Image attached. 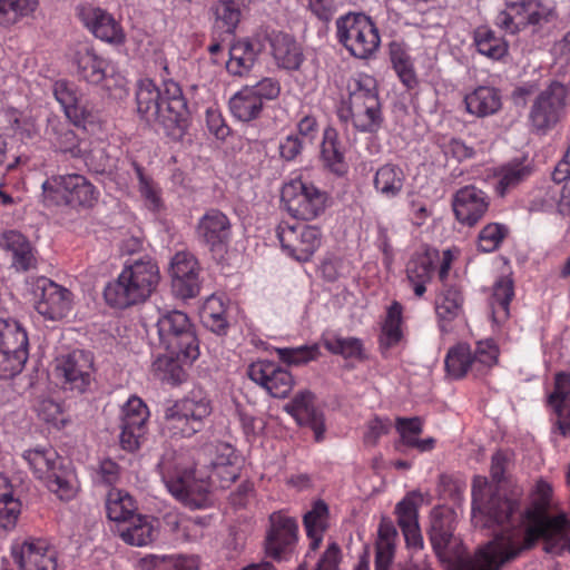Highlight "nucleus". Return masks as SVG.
<instances>
[{"instance_id":"obj_1","label":"nucleus","mask_w":570,"mask_h":570,"mask_svg":"<svg viewBox=\"0 0 570 570\" xmlns=\"http://www.w3.org/2000/svg\"><path fill=\"white\" fill-rule=\"evenodd\" d=\"M481 480L475 478L472 488V520L482 527L494 524L511 527L503 530L508 542L518 551V556L533 548L542 539L544 551L561 554L570 551V521L564 514L550 515L548 510L552 495L551 485L539 480L531 493V504L520 512L522 491L514 489L511 497L493 494L487 502L483 500V489L478 485Z\"/></svg>"},{"instance_id":"obj_2","label":"nucleus","mask_w":570,"mask_h":570,"mask_svg":"<svg viewBox=\"0 0 570 570\" xmlns=\"http://www.w3.org/2000/svg\"><path fill=\"white\" fill-rule=\"evenodd\" d=\"M137 112L148 124L158 125L166 136L179 140L189 124V110L180 86L163 77V88L141 79L136 89Z\"/></svg>"},{"instance_id":"obj_3","label":"nucleus","mask_w":570,"mask_h":570,"mask_svg":"<svg viewBox=\"0 0 570 570\" xmlns=\"http://www.w3.org/2000/svg\"><path fill=\"white\" fill-rule=\"evenodd\" d=\"M159 279L157 263L146 256L126 264L118 278L106 286L104 296L108 305L122 309L148 298Z\"/></svg>"},{"instance_id":"obj_4","label":"nucleus","mask_w":570,"mask_h":570,"mask_svg":"<svg viewBox=\"0 0 570 570\" xmlns=\"http://www.w3.org/2000/svg\"><path fill=\"white\" fill-rule=\"evenodd\" d=\"M444 556H436L449 570H499L502 564L518 557V551L508 542L502 531L493 541L480 548L471 558L460 538L454 537L444 549Z\"/></svg>"},{"instance_id":"obj_5","label":"nucleus","mask_w":570,"mask_h":570,"mask_svg":"<svg viewBox=\"0 0 570 570\" xmlns=\"http://www.w3.org/2000/svg\"><path fill=\"white\" fill-rule=\"evenodd\" d=\"M23 458L37 478L45 480L47 488L59 499L70 500L75 495L73 471L56 450L37 448L26 451Z\"/></svg>"},{"instance_id":"obj_6","label":"nucleus","mask_w":570,"mask_h":570,"mask_svg":"<svg viewBox=\"0 0 570 570\" xmlns=\"http://www.w3.org/2000/svg\"><path fill=\"white\" fill-rule=\"evenodd\" d=\"M210 413V401L200 392H191L165 410L163 429L171 438H190L204 429Z\"/></svg>"},{"instance_id":"obj_7","label":"nucleus","mask_w":570,"mask_h":570,"mask_svg":"<svg viewBox=\"0 0 570 570\" xmlns=\"http://www.w3.org/2000/svg\"><path fill=\"white\" fill-rule=\"evenodd\" d=\"M42 195L47 205L75 209L92 208L99 198L96 187L80 174L52 176L42 184Z\"/></svg>"},{"instance_id":"obj_8","label":"nucleus","mask_w":570,"mask_h":570,"mask_svg":"<svg viewBox=\"0 0 570 570\" xmlns=\"http://www.w3.org/2000/svg\"><path fill=\"white\" fill-rule=\"evenodd\" d=\"M156 328L161 347L179 353L187 360H197L198 340L186 313L177 309L164 312L156 323Z\"/></svg>"},{"instance_id":"obj_9","label":"nucleus","mask_w":570,"mask_h":570,"mask_svg":"<svg viewBox=\"0 0 570 570\" xmlns=\"http://www.w3.org/2000/svg\"><path fill=\"white\" fill-rule=\"evenodd\" d=\"M336 28L338 41L356 58H368L380 46L379 30L364 13L350 12L338 18Z\"/></svg>"},{"instance_id":"obj_10","label":"nucleus","mask_w":570,"mask_h":570,"mask_svg":"<svg viewBox=\"0 0 570 570\" xmlns=\"http://www.w3.org/2000/svg\"><path fill=\"white\" fill-rule=\"evenodd\" d=\"M281 199L288 214L302 220L317 218L325 212L327 205L326 193L301 179L285 184Z\"/></svg>"},{"instance_id":"obj_11","label":"nucleus","mask_w":570,"mask_h":570,"mask_svg":"<svg viewBox=\"0 0 570 570\" xmlns=\"http://www.w3.org/2000/svg\"><path fill=\"white\" fill-rule=\"evenodd\" d=\"M568 89L560 81H551L534 98L529 121L538 132H547L563 117L567 107Z\"/></svg>"},{"instance_id":"obj_12","label":"nucleus","mask_w":570,"mask_h":570,"mask_svg":"<svg viewBox=\"0 0 570 570\" xmlns=\"http://www.w3.org/2000/svg\"><path fill=\"white\" fill-rule=\"evenodd\" d=\"M276 235L283 250L298 262H308L321 246L322 233L316 226L282 222Z\"/></svg>"},{"instance_id":"obj_13","label":"nucleus","mask_w":570,"mask_h":570,"mask_svg":"<svg viewBox=\"0 0 570 570\" xmlns=\"http://www.w3.org/2000/svg\"><path fill=\"white\" fill-rule=\"evenodd\" d=\"M56 372L57 376L61 380V387L65 391L82 394L88 390L92 381V354L82 350H75L57 358Z\"/></svg>"},{"instance_id":"obj_14","label":"nucleus","mask_w":570,"mask_h":570,"mask_svg":"<svg viewBox=\"0 0 570 570\" xmlns=\"http://www.w3.org/2000/svg\"><path fill=\"white\" fill-rule=\"evenodd\" d=\"M196 233L216 261L224 259L232 238V223L225 213L207 209L198 220Z\"/></svg>"},{"instance_id":"obj_15","label":"nucleus","mask_w":570,"mask_h":570,"mask_svg":"<svg viewBox=\"0 0 570 570\" xmlns=\"http://www.w3.org/2000/svg\"><path fill=\"white\" fill-rule=\"evenodd\" d=\"M32 295L37 312L48 320H61L71 311V292L47 277L37 278Z\"/></svg>"},{"instance_id":"obj_16","label":"nucleus","mask_w":570,"mask_h":570,"mask_svg":"<svg viewBox=\"0 0 570 570\" xmlns=\"http://www.w3.org/2000/svg\"><path fill=\"white\" fill-rule=\"evenodd\" d=\"M297 532L298 525L294 518L272 513L265 539L266 554L277 561L288 560L296 549Z\"/></svg>"},{"instance_id":"obj_17","label":"nucleus","mask_w":570,"mask_h":570,"mask_svg":"<svg viewBox=\"0 0 570 570\" xmlns=\"http://www.w3.org/2000/svg\"><path fill=\"white\" fill-rule=\"evenodd\" d=\"M212 487L214 485L209 476L203 475L196 469L185 470L175 480L167 482L169 492L193 509L208 505Z\"/></svg>"},{"instance_id":"obj_18","label":"nucleus","mask_w":570,"mask_h":570,"mask_svg":"<svg viewBox=\"0 0 570 570\" xmlns=\"http://www.w3.org/2000/svg\"><path fill=\"white\" fill-rule=\"evenodd\" d=\"M248 377L264 387L273 397L284 399L294 387L291 372L273 361L259 360L247 368Z\"/></svg>"},{"instance_id":"obj_19","label":"nucleus","mask_w":570,"mask_h":570,"mask_svg":"<svg viewBox=\"0 0 570 570\" xmlns=\"http://www.w3.org/2000/svg\"><path fill=\"white\" fill-rule=\"evenodd\" d=\"M169 274L171 287L176 296L187 299L199 293L198 264L196 258L186 252L177 253L170 263Z\"/></svg>"},{"instance_id":"obj_20","label":"nucleus","mask_w":570,"mask_h":570,"mask_svg":"<svg viewBox=\"0 0 570 570\" xmlns=\"http://www.w3.org/2000/svg\"><path fill=\"white\" fill-rule=\"evenodd\" d=\"M11 557L19 570H57V558L46 542L27 539L11 548Z\"/></svg>"},{"instance_id":"obj_21","label":"nucleus","mask_w":570,"mask_h":570,"mask_svg":"<svg viewBox=\"0 0 570 570\" xmlns=\"http://www.w3.org/2000/svg\"><path fill=\"white\" fill-rule=\"evenodd\" d=\"M78 17L96 38L115 45L124 42L125 33L121 26L106 10L92 6H81L78 8Z\"/></svg>"},{"instance_id":"obj_22","label":"nucleus","mask_w":570,"mask_h":570,"mask_svg":"<svg viewBox=\"0 0 570 570\" xmlns=\"http://www.w3.org/2000/svg\"><path fill=\"white\" fill-rule=\"evenodd\" d=\"M284 410L295 419L298 425L308 426L313 430L316 442L324 440V414L315 407L312 392L307 390L298 392L293 400L284 406Z\"/></svg>"},{"instance_id":"obj_23","label":"nucleus","mask_w":570,"mask_h":570,"mask_svg":"<svg viewBox=\"0 0 570 570\" xmlns=\"http://www.w3.org/2000/svg\"><path fill=\"white\" fill-rule=\"evenodd\" d=\"M452 206L461 224L473 226L487 213L489 202L483 190L474 186H465L455 193Z\"/></svg>"},{"instance_id":"obj_24","label":"nucleus","mask_w":570,"mask_h":570,"mask_svg":"<svg viewBox=\"0 0 570 570\" xmlns=\"http://www.w3.org/2000/svg\"><path fill=\"white\" fill-rule=\"evenodd\" d=\"M264 38L269 42L272 55L279 68L296 71L304 62V53L295 38L286 32L266 30Z\"/></svg>"},{"instance_id":"obj_25","label":"nucleus","mask_w":570,"mask_h":570,"mask_svg":"<svg viewBox=\"0 0 570 570\" xmlns=\"http://www.w3.org/2000/svg\"><path fill=\"white\" fill-rule=\"evenodd\" d=\"M52 91L66 116L75 126L86 128L87 124L95 121L94 112L81 104V98L73 83L63 79L57 80Z\"/></svg>"},{"instance_id":"obj_26","label":"nucleus","mask_w":570,"mask_h":570,"mask_svg":"<svg viewBox=\"0 0 570 570\" xmlns=\"http://www.w3.org/2000/svg\"><path fill=\"white\" fill-rule=\"evenodd\" d=\"M549 404L557 415L556 424L559 432L570 435V373L559 372L554 377V390L548 397Z\"/></svg>"},{"instance_id":"obj_27","label":"nucleus","mask_w":570,"mask_h":570,"mask_svg":"<svg viewBox=\"0 0 570 570\" xmlns=\"http://www.w3.org/2000/svg\"><path fill=\"white\" fill-rule=\"evenodd\" d=\"M263 45L258 39L245 38L237 40L229 49L226 69L234 76L243 77L254 67Z\"/></svg>"},{"instance_id":"obj_28","label":"nucleus","mask_w":570,"mask_h":570,"mask_svg":"<svg viewBox=\"0 0 570 570\" xmlns=\"http://www.w3.org/2000/svg\"><path fill=\"white\" fill-rule=\"evenodd\" d=\"M194 361L187 360L174 351H167L166 354L158 355L153 362L151 372L161 382L176 386L187 380L186 366L190 365Z\"/></svg>"},{"instance_id":"obj_29","label":"nucleus","mask_w":570,"mask_h":570,"mask_svg":"<svg viewBox=\"0 0 570 570\" xmlns=\"http://www.w3.org/2000/svg\"><path fill=\"white\" fill-rule=\"evenodd\" d=\"M1 245L11 254L12 266L18 272L37 268L38 261L30 242L19 232L9 230L2 236Z\"/></svg>"},{"instance_id":"obj_30","label":"nucleus","mask_w":570,"mask_h":570,"mask_svg":"<svg viewBox=\"0 0 570 570\" xmlns=\"http://www.w3.org/2000/svg\"><path fill=\"white\" fill-rule=\"evenodd\" d=\"M217 456L210 462L212 473L208 475L214 487L228 488L239 476V466L234 449L226 443L217 448Z\"/></svg>"},{"instance_id":"obj_31","label":"nucleus","mask_w":570,"mask_h":570,"mask_svg":"<svg viewBox=\"0 0 570 570\" xmlns=\"http://www.w3.org/2000/svg\"><path fill=\"white\" fill-rule=\"evenodd\" d=\"M463 303L461 288L451 284L443 285L435 299V312L443 333L448 332V325L462 314Z\"/></svg>"},{"instance_id":"obj_32","label":"nucleus","mask_w":570,"mask_h":570,"mask_svg":"<svg viewBox=\"0 0 570 570\" xmlns=\"http://www.w3.org/2000/svg\"><path fill=\"white\" fill-rule=\"evenodd\" d=\"M348 100L346 108L381 106L377 83L372 76L360 73L347 81Z\"/></svg>"},{"instance_id":"obj_33","label":"nucleus","mask_w":570,"mask_h":570,"mask_svg":"<svg viewBox=\"0 0 570 570\" xmlns=\"http://www.w3.org/2000/svg\"><path fill=\"white\" fill-rule=\"evenodd\" d=\"M466 110L478 117L494 115L501 109V96L498 89L480 86L464 97Z\"/></svg>"},{"instance_id":"obj_34","label":"nucleus","mask_w":570,"mask_h":570,"mask_svg":"<svg viewBox=\"0 0 570 570\" xmlns=\"http://www.w3.org/2000/svg\"><path fill=\"white\" fill-rule=\"evenodd\" d=\"M119 537L128 544L144 547L157 537V530L149 517L137 514L127 524L118 525Z\"/></svg>"},{"instance_id":"obj_35","label":"nucleus","mask_w":570,"mask_h":570,"mask_svg":"<svg viewBox=\"0 0 570 570\" xmlns=\"http://www.w3.org/2000/svg\"><path fill=\"white\" fill-rule=\"evenodd\" d=\"M338 118L343 122L351 121L356 130L368 134L376 132L383 122L381 106L341 108Z\"/></svg>"},{"instance_id":"obj_36","label":"nucleus","mask_w":570,"mask_h":570,"mask_svg":"<svg viewBox=\"0 0 570 570\" xmlns=\"http://www.w3.org/2000/svg\"><path fill=\"white\" fill-rule=\"evenodd\" d=\"M73 61L80 79L91 85H99L105 80L107 63L92 49L86 47L78 50L75 53Z\"/></svg>"},{"instance_id":"obj_37","label":"nucleus","mask_w":570,"mask_h":570,"mask_svg":"<svg viewBox=\"0 0 570 570\" xmlns=\"http://www.w3.org/2000/svg\"><path fill=\"white\" fill-rule=\"evenodd\" d=\"M533 171V168L525 159H513L505 165L501 166L498 173V183L495 185V193L504 197L508 191L519 186L524 181Z\"/></svg>"},{"instance_id":"obj_38","label":"nucleus","mask_w":570,"mask_h":570,"mask_svg":"<svg viewBox=\"0 0 570 570\" xmlns=\"http://www.w3.org/2000/svg\"><path fill=\"white\" fill-rule=\"evenodd\" d=\"M107 515L119 525L127 524L136 517L137 504L134 498L122 490L112 489L109 491L106 501Z\"/></svg>"},{"instance_id":"obj_39","label":"nucleus","mask_w":570,"mask_h":570,"mask_svg":"<svg viewBox=\"0 0 570 570\" xmlns=\"http://www.w3.org/2000/svg\"><path fill=\"white\" fill-rule=\"evenodd\" d=\"M264 102L255 96L254 91L245 86L229 100L232 114L242 121L257 119L263 111Z\"/></svg>"},{"instance_id":"obj_40","label":"nucleus","mask_w":570,"mask_h":570,"mask_svg":"<svg viewBox=\"0 0 570 570\" xmlns=\"http://www.w3.org/2000/svg\"><path fill=\"white\" fill-rule=\"evenodd\" d=\"M405 175L397 165L385 164L374 176V188L387 198L396 197L403 189Z\"/></svg>"},{"instance_id":"obj_41","label":"nucleus","mask_w":570,"mask_h":570,"mask_svg":"<svg viewBox=\"0 0 570 570\" xmlns=\"http://www.w3.org/2000/svg\"><path fill=\"white\" fill-rule=\"evenodd\" d=\"M28 336L14 320H0V348L13 354L22 352L28 358Z\"/></svg>"},{"instance_id":"obj_42","label":"nucleus","mask_w":570,"mask_h":570,"mask_svg":"<svg viewBox=\"0 0 570 570\" xmlns=\"http://www.w3.org/2000/svg\"><path fill=\"white\" fill-rule=\"evenodd\" d=\"M513 296V281L507 276L500 277L493 285V294L491 301L492 317L494 322H504L509 317V306Z\"/></svg>"},{"instance_id":"obj_43","label":"nucleus","mask_w":570,"mask_h":570,"mask_svg":"<svg viewBox=\"0 0 570 570\" xmlns=\"http://www.w3.org/2000/svg\"><path fill=\"white\" fill-rule=\"evenodd\" d=\"M445 371L454 380L464 377L473 368L472 351L470 345L460 343L451 347L445 356Z\"/></svg>"},{"instance_id":"obj_44","label":"nucleus","mask_w":570,"mask_h":570,"mask_svg":"<svg viewBox=\"0 0 570 570\" xmlns=\"http://www.w3.org/2000/svg\"><path fill=\"white\" fill-rule=\"evenodd\" d=\"M474 43L481 55L493 60H499L508 53L507 42L501 37L495 36L493 30L484 26L475 29Z\"/></svg>"},{"instance_id":"obj_45","label":"nucleus","mask_w":570,"mask_h":570,"mask_svg":"<svg viewBox=\"0 0 570 570\" xmlns=\"http://www.w3.org/2000/svg\"><path fill=\"white\" fill-rule=\"evenodd\" d=\"M390 57L393 68L401 81L407 87L413 88L416 83V76L413 68L411 57L406 48L396 41L390 45Z\"/></svg>"},{"instance_id":"obj_46","label":"nucleus","mask_w":570,"mask_h":570,"mask_svg":"<svg viewBox=\"0 0 570 570\" xmlns=\"http://www.w3.org/2000/svg\"><path fill=\"white\" fill-rule=\"evenodd\" d=\"M402 305L394 301L387 308L386 318L382 326L380 344L384 348L396 345L402 338Z\"/></svg>"},{"instance_id":"obj_47","label":"nucleus","mask_w":570,"mask_h":570,"mask_svg":"<svg viewBox=\"0 0 570 570\" xmlns=\"http://www.w3.org/2000/svg\"><path fill=\"white\" fill-rule=\"evenodd\" d=\"M323 344L328 352L344 358H364L363 343L360 338L331 335L323 338Z\"/></svg>"},{"instance_id":"obj_48","label":"nucleus","mask_w":570,"mask_h":570,"mask_svg":"<svg viewBox=\"0 0 570 570\" xmlns=\"http://www.w3.org/2000/svg\"><path fill=\"white\" fill-rule=\"evenodd\" d=\"M213 10L217 27L233 33L240 20L239 4L235 0H218Z\"/></svg>"},{"instance_id":"obj_49","label":"nucleus","mask_w":570,"mask_h":570,"mask_svg":"<svg viewBox=\"0 0 570 570\" xmlns=\"http://www.w3.org/2000/svg\"><path fill=\"white\" fill-rule=\"evenodd\" d=\"M322 159L324 166L338 176L344 175L347 170L340 142L335 138H330L328 134L322 145Z\"/></svg>"},{"instance_id":"obj_50","label":"nucleus","mask_w":570,"mask_h":570,"mask_svg":"<svg viewBox=\"0 0 570 570\" xmlns=\"http://www.w3.org/2000/svg\"><path fill=\"white\" fill-rule=\"evenodd\" d=\"M499 350L493 341L478 342L474 352H472L473 368L479 375L484 374L498 362Z\"/></svg>"},{"instance_id":"obj_51","label":"nucleus","mask_w":570,"mask_h":570,"mask_svg":"<svg viewBox=\"0 0 570 570\" xmlns=\"http://www.w3.org/2000/svg\"><path fill=\"white\" fill-rule=\"evenodd\" d=\"M511 10H520L521 17L524 19V28L527 26H541L550 21L553 12L542 8L535 0L512 3Z\"/></svg>"},{"instance_id":"obj_52","label":"nucleus","mask_w":570,"mask_h":570,"mask_svg":"<svg viewBox=\"0 0 570 570\" xmlns=\"http://www.w3.org/2000/svg\"><path fill=\"white\" fill-rule=\"evenodd\" d=\"M121 420L120 423L127 424L128 426H147V420L149 416V411L147 405L142 402L141 399L137 396L130 397L121 410Z\"/></svg>"},{"instance_id":"obj_53","label":"nucleus","mask_w":570,"mask_h":570,"mask_svg":"<svg viewBox=\"0 0 570 570\" xmlns=\"http://www.w3.org/2000/svg\"><path fill=\"white\" fill-rule=\"evenodd\" d=\"M509 229L499 223L488 224L479 234V248L484 253H491L499 248L508 235Z\"/></svg>"},{"instance_id":"obj_54","label":"nucleus","mask_w":570,"mask_h":570,"mask_svg":"<svg viewBox=\"0 0 570 570\" xmlns=\"http://www.w3.org/2000/svg\"><path fill=\"white\" fill-rule=\"evenodd\" d=\"M55 135L53 144L59 151L69 154L73 158L82 156L80 140L73 130L68 127L60 126L55 128Z\"/></svg>"},{"instance_id":"obj_55","label":"nucleus","mask_w":570,"mask_h":570,"mask_svg":"<svg viewBox=\"0 0 570 570\" xmlns=\"http://www.w3.org/2000/svg\"><path fill=\"white\" fill-rule=\"evenodd\" d=\"M430 542L436 556H444V549L454 539L451 529L442 518H433L429 531Z\"/></svg>"},{"instance_id":"obj_56","label":"nucleus","mask_w":570,"mask_h":570,"mask_svg":"<svg viewBox=\"0 0 570 570\" xmlns=\"http://www.w3.org/2000/svg\"><path fill=\"white\" fill-rule=\"evenodd\" d=\"M328 508L325 502L317 501L313 509L305 513L303 522L306 529L307 535H314V533H321L326 530V517Z\"/></svg>"},{"instance_id":"obj_57","label":"nucleus","mask_w":570,"mask_h":570,"mask_svg":"<svg viewBox=\"0 0 570 570\" xmlns=\"http://www.w3.org/2000/svg\"><path fill=\"white\" fill-rule=\"evenodd\" d=\"M276 352L279 360L284 363H287L288 365H301L316 358L318 347L316 345L301 346L296 348L285 347L277 348Z\"/></svg>"},{"instance_id":"obj_58","label":"nucleus","mask_w":570,"mask_h":570,"mask_svg":"<svg viewBox=\"0 0 570 570\" xmlns=\"http://www.w3.org/2000/svg\"><path fill=\"white\" fill-rule=\"evenodd\" d=\"M210 523L209 517H185L180 530L179 540L183 542H194L204 537L206 528Z\"/></svg>"},{"instance_id":"obj_59","label":"nucleus","mask_w":570,"mask_h":570,"mask_svg":"<svg viewBox=\"0 0 570 570\" xmlns=\"http://www.w3.org/2000/svg\"><path fill=\"white\" fill-rule=\"evenodd\" d=\"M27 360L22 352L13 354L0 348V379L8 380L19 374Z\"/></svg>"},{"instance_id":"obj_60","label":"nucleus","mask_w":570,"mask_h":570,"mask_svg":"<svg viewBox=\"0 0 570 570\" xmlns=\"http://www.w3.org/2000/svg\"><path fill=\"white\" fill-rule=\"evenodd\" d=\"M433 272V263L428 254L413 256L406 266L409 281H430Z\"/></svg>"},{"instance_id":"obj_61","label":"nucleus","mask_w":570,"mask_h":570,"mask_svg":"<svg viewBox=\"0 0 570 570\" xmlns=\"http://www.w3.org/2000/svg\"><path fill=\"white\" fill-rule=\"evenodd\" d=\"M21 507L22 504L17 498L0 501V531H11L16 528Z\"/></svg>"},{"instance_id":"obj_62","label":"nucleus","mask_w":570,"mask_h":570,"mask_svg":"<svg viewBox=\"0 0 570 570\" xmlns=\"http://www.w3.org/2000/svg\"><path fill=\"white\" fill-rule=\"evenodd\" d=\"M120 446L128 452H135L140 448L141 441L147 432V426H128L127 424L120 423Z\"/></svg>"},{"instance_id":"obj_63","label":"nucleus","mask_w":570,"mask_h":570,"mask_svg":"<svg viewBox=\"0 0 570 570\" xmlns=\"http://www.w3.org/2000/svg\"><path fill=\"white\" fill-rule=\"evenodd\" d=\"M395 513L401 530L419 524L417 505L410 495L405 497L396 504Z\"/></svg>"},{"instance_id":"obj_64","label":"nucleus","mask_w":570,"mask_h":570,"mask_svg":"<svg viewBox=\"0 0 570 570\" xmlns=\"http://www.w3.org/2000/svg\"><path fill=\"white\" fill-rule=\"evenodd\" d=\"M156 566H164L167 570H197L199 559L196 556H163L156 557Z\"/></svg>"}]
</instances>
